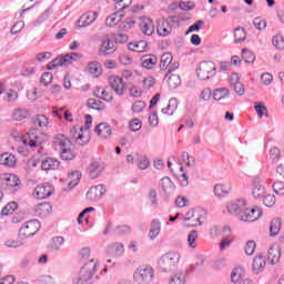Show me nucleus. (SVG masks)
<instances>
[{
	"label": "nucleus",
	"mask_w": 284,
	"mask_h": 284,
	"mask_svg": "<svg viewBox=\"0 0 284 284\" xmlns=\"http://www.w3.org/2000/svg\"><path fill=\"white\" fill-rule=\"evenodd\" d=\"M11 136L16 143H19L20 148H24V150H32L34 148H38V152L42 150L43 135H31L30 133L23 135L18 130H13Z\"/></svg>",
	"instance_id": "f257e3e1"
},
{
	"label": "nucleus",
	"mask_w": 284,
	"mask_h": 284,
	"mask_svg": "<svg viewBox=\"0 0 284 284\" xmlns=\"http://www.w3.org/2000/svg\"><path fill=\"white\" fill-rule=\"evenodd\" d=\"M99 267V261L90 260L80 270L78 276L73 278V284H92L94 281V274Z\"/></svg>",
	"instance_id": "f03ea898"
},
{
	"label": "nucleus",
	"mask_w": 284,
	"mask_h": 284,
	"mask_svg": "<svg viewBox=\"0 0 284 284\" xmlns=\"http://www.w3.org/2000/svg\"><path fill=\"white\" fill-rule=\"evenodd\" d=\"M179 261H181V253L176 251H169L161 255L158 261V265L162 272H172L173 270H176Z\"/></svg>",
	"instance_id": "7ed1b4c3"
},
{
	"label": "nucleus",
	"mask_w": 284,
	"mask_h": 284,
	"mask_svg": "<svg viewBox=\"0 0 284 284\" xmlns=\"http://www.w3.org/2000/svg\"><path fill=\"white\" fill-rule=\"evenodd\" d=\"M155 278L156 274L151 265L139 266L133 273V281L136 284H152Z\"/></svg>",
	"instance_id": "20e7f679"
},
{
	"label": "nucleus",
	"mask_w": 284,
	"mask_h": 284,
	"mask_svg": "<svg viewBox=\"0 0 284 284\" xmlns=\"http://www.w3.org/2000/svg\"><path fill=\"white\" fill-rule=\"evenodd\" d=\"M0 181L2 190L10 194H14L21 187V180L16 174L6 173L1 175Z\"/></svg>",
	"instance_id": "39448f33"
},
{
	"label": "nucleus",
	"mask_w": 284,
	"mask_h": 284,
	"mask_svg": "<svg viewBox=\"0 0 284 284\" xmlns=\"http://www.w3.org/2000/svg\"><path fill=\"white\" fill-rule=\"evenodd\" d=\"M79 58H81V54L74 52L60 55L48 65V70H54V68H68V65H72Z\"/></svg>",
	"instance_id": "423d86ee"
},
{
	"label": "nucleus",
	"mask_w": 284,
	"mask_h": 284,
	"mask_svg": "<svg viewBox=\"0 0 284 284\" xmlns=\"http://www.w3.org/2000/svg\"><path fill=\"white\" fill-rule=\"evenodd\" d=\"M196 74L201 81H207L209 79H212V77H215L216 64H214L212 61L201 62L199 69L196 70Z\"/></svg>",
	"instance_id": "0eeeda50"
},
{
	"label": "nucleus",
	"mask_w": 284,
	"mask_h": 284,
	"mask_svg": "<svg viewBox=\"0 0 284 284\" xmlns=\"http://www.w3.org/2000/svg\"><path fill=\"white\" fill-rule=\"evenodd\" d=\"M260 216H263V211L258 209V206L250 207L246 204L243 211L240 213L239 219L244 223H254V221H258Z\"/></svg>",
	"instance_id": "6e6552de"
},
{
	"label": "nucleus",
	"mask_w": 284,
	"mask_h": 284,
	"mask_svg": "<svg viewBox=\"0 0 284 284\" xmlns=\"http://www.w3.org/2000/svg\"><path fill=\"white\" fill-rule=\"evenodd\" d=\"M41 230V223L39 220H31L27 223L22 224V226L19 230V236L20 239H30V236H34L37 232Z\"/></svg>",
	"instance_id": "1a4fd4ad"
},
{
	"label": "nucleus",
	"mask_w": 284,
	"mask_h": 284,
	"mask_svg": "<svg viewBox=\"0 0 284 284\" xmlns=\"http://www.w3.org/2000/svg\"><path fill=\"white\" fill-rule=\"evenodd\" d=\"M85 133L88 132L83 129V126L79 125H75L70 130V136L78 145H87V143H89L90 138L85 135Z\"/></svg>",
	"instance_id": "9d476101"
},
{
	"label": "nucleus",
	"mask_w": 284,
	"mask_h": 284,
	"mask_svg": "<svg viewBox=\"0 0 284 284\" xmlns=\"http://www.w3.org/2000/svg\"><path fill=\"white\" fill-rule=\"evenodd\" d=\"M105 192H108V186H105L104 184L91 186L87 192V199L91 203H97V201H101V199H103Z\"/></svg>",
	"instance_id": "9b49d317"
},
{
	"label": "nucleus",
	"mask_w": 284,
	"mask_h": 284,
	"mask_svg": "<svg viewBox=\"0 0 284 284\" xmlns=\"http://www.w3.org/2000/svg\"><path fill=\"white\" fill-rule=\"evenodd\" d=\"M109 83L118 97H123V94H125L128 87L123 83V79L116 75H111L109 78Z\"/></svg>",
	"instance_id": "f8f14e48"
},
{
	"label": "nucleus",
	"mask_w": 284,
	"mask_h": 284,
	"mask_svg": "<svg viewBox=\"0 0 284 284\" xmlns=\"http://www.w3.org/2000/svg\"><path fill=\"white\" fill-rule=\"evenodd\" d=\"M114 52H116V43H114L113 40H110L108 36L102 38L100 45L101 57H109L110 54H114Z\"/></svg>",
	"instance_id": "ddd939ff"
},
{
	"label": "nucleus",
	"mask_w": 284,
	"mask_h": 284,
	"mask_svg": "<svg viewBox=\"0 0 284 284\" xmlns=\"http://www.w3.org/2000/svg\"><path fill=\"white\" fill-rule=\"evenodd\" d=\"M53 148L54 150H58L59 152H61L67 148H72V141H70L68 136L59 133L53 138Z\"/></svg>",
	"instance_id": "4468645a"
},
{
	"label": "nucleus",
	"mask_w": 284,
	"mask_h": 284,
	"mask_svg": "<svg viewBox=\"0 0 284 284\" xmlns=\"http://www.w3.org/2000/svg\"><path fill=\"white\" fill-rule=\"evenodd\" d=\"M201 214H203V210L201 209L190 210L186 213L184 221H192V227H196V225H203V222H201Z\"/></svg>",
	"instance_id": "2eb2a0df"
},
{
	"label": "nucleus",
	"mask_w": 284,
	"mask_h": 284,
	"mask_svg": "<svg viewBox=\"0 0 284 284\" xmlns=\"http://www.w3.org/2000/svg\"><path fill=\"white\" fill-rule=\"evenodd\" d=\"M245 205H247V202H245V200H237L230 202L226 205V210L229 214H237V216H241V213L245 209Z\"/></svg>",
	"instance_id": "dca6fc26"
},
{
	"label": "nucleus",
	"mask_w": 284,
	"mask_h": 284,
	"mask_svg": "<svg viewBox=\"0 0 284 284\" xmlns=\"http://www.w3.org/2000/svg\"><path fill=\"white\" fill-rule=\"evenodd\" d=\"M99 13L94 11H88L83 13L78 20V22L80 23V28H88V26H92V23L97 21Z\"/></svg>",
	"instance_id": "f3484780"
},
{
	"label": "nucleus",
	"mask_w": 284,
	"mask_h": 284,
	"mask_svg": "<svg viewBox=\"0 0 284 284\" xmlns=\"http://www.w3.org/2000/svg\"><path fill=\"white\" fill-rule=\"evenodd\" d=\"M230 85L239 97H243L245 94V88L243 87V83H241V77L239 73H233L231 75Z\"/></svg>",
	"instance_id": "a211bd4d"
},
{
	"label": "nucleus",
	"mask_w": 284,
	"mask_h": 284,
	"mask_svg": "<svg viewBox=\"0 0 284 284\" xmlns=\"http://www.w3.org/2000/svg\"><path fill=\"white\" fill-rule=\"evenodd\" d=\"M52 195V186L50 184H40L33 191L34 199H48Z\"/></svg>",
	"instance_id": "6ab92c4d"
},
{
	"label": "nucleus",
	"mask_w": 284,
	"mask_h": 284,
	"mask_svg": "<svg viewBox=\"0 0 284 284\" xmlns=\"http://www.w3.org/2000/svg\"><path fill=\"white\" fill-rule=\"evenodd\" d=\"M266 265H267V261L265 260V256L263 254L255 255L253 258V273L254 274L263 273Z\"/></svg>",
	"instance_id": "aec40b11"
},
{
	"label": "nucleus",
	"mask_w": 284,
	"mask_h": 284,
	"mask_svg": "<svg viewBox=\"0 0 284 284\" xmlns=\"http://www.w3.org/2000/svg\"><path fill=\"white\" fill-rule=\"evenodd\" d=\"M140 28H142L143 34H146V37H152L154 34V22L152 19L148 17L140 18Z\"/></svg>",
	"instance_id": "412c9836"
},
{
	"label": "nucleus",
	"mask_w": 284,
	"mask_h": 284,
	"mask_svg": "<svg viewBox=\"0 0 284 284\" xmlns=\"http://www.w3.org/2000/svg\"><path fill=\"white\" fill-rule=\"evenodd\" d=\"M94 132L100 136V139H110L112 136V128L105 122L98 124Z\"/></svg>",
	"instance_id": "4be33fe9"
},
{
	"label": "nucleus",
	"mask_w": 284,
	"mask_h": 284,
	"mask_svg": "<svg viewBox=\"0 0 284 284\" xmlns=\"http://www.w3.org/2000/svg\"><path fill=\"white\" fill-rule=\"evenodd\" d=\"M105 170V164L99 161H93L89 165V176L90 179H98V176H101V172Z\"/></svg>",
	"instance_id": "5701e85b"
},
{
	"label": "nucleus",
	"mask_w": 284,
	"mask_h": 284,
	"mask_svg": "<svg viewBox=\"0 0 284 284\" xmlns=\"http://www.w3.org/2000/svg\"><path fill=\"white\" fill-rule=\"evenodd\" d=\"M267 258L271 265H276L281 261V246L276 244L271 245L267 252Z\"/></svg>",
	"instance_id": "b1692460"
},
{
	"label": "nucleus",
	"mask_w": 284,
	"mask_h": 284,
	"mask_svg": "<svg viewBox=\"0 0 284 284\" xmlns=\"http://www.w3.org/2000/svg\"><path fill=\"white\" fill-rule=\"evenodd\" d=\"M52 213V204L48 202L40 203L34 206L36 216H41L42 219Z\"/></svg>",
	"instance_id": "393cba45"
},
{
	"label": "nucleus",
	"mask_w": 284,
	"mask_h": 284,
	"mask_svg": "<svg viewBox=\"0 0 284 284\" xmlns=\"http://www.w3.org/2000/svg\"><path fill=\"white\" fill-rule=\"evenodd\" d=\"M158 34L159 37H170L172 34V24L165 19H160L158 21Z\"/></svg>",
	"instance_id": "a878e982"
},
{
	"label": "nucleus",
	"mask_w": 284,
	"mask_h": 284,
	"mask_svg": "<svg viewBox=\"0 0 284 284\" xmlns=\"http://www.w3.org/2000/svg\"><path fill=\"white\" fill-rule=\"evenodd\" d=\"M109 256H121L125 252V246L123 243L116 242L111 244L106 250Z\"/></svg>",
	"instance_id": "bb28decb"
},
{
	"label": "nucleus",
	"mask_w": 284,
	"mask_h": 284,
	"mask_svg": "<svg viewBox=\"0 0 284 284\" xmlns=\"http://www.w3.org/2000/svg\"><path fill=\"white\" fill-rule=\"evenodd\" d=\"M159 234H161V221L155 219V220H152L151 222V227L149 231L150 241H155Z\"/></svg>",
	"instance_id": "cd10ccee"
},
{
	"label": "nucleus",
	"mask_w": 284,
	"mask_h": 284,
	"mask_svg": "<svg viewBox=\"0 0 284 284\" xmlns=\"http://www.w3.org/2000/svg\"><path fill=\"white\" fill-rule=\"evenodd\" d=\"M179 108V100L176 98H172L169 100V104L166 108H162L161 112L162 114H168V116H172L174 112H176Z\"/></svg>",
	"instance_id": "c85d7f7f"
},
{
	"label": "nucleus",
	"mask_w": 284,
	"mask_h": 284,
	"mask_svg": "<svg viewBox=\"0 0 284 284\" xmlns=\"http://www.w3.org/2000/svg\"><path fill=\"white\" fill-rule=\"evenodd\" d=\"M156 63H159V59L155 55H144L142 58V68L146 70H154Z\"/></svg>",
	"instance_id": "c756f323"
},
{
	"label": "nucleus",
	"mask_w": 284,
	"mask_h": 284,
	"mask_svg": "<svg viewBox=\"0 0 284 284\" xmlns=\"http://www.w3.org/2000/svg\"><path fill=\"white\" fill-rule=\"evenodd\" d=\"M79 181H81V172L73 171L67 178V185L72 190V187H77V185H79Z\"/></svg>",
	"instance_id": "7c9ffc66"
},
{
	"label": "nucleus",
	"mask_w": 284,
	"mask_h": 284,
	"mask_svg": "<svg viewBox=\"0 0 284 284\" xmlns=\"http://www.w3.org/2000/svg\"><path fill=\"white\" fill-rule=\"evenodd\" d=\"M160 186L166 194H172L174 192V182L169 176H164L160 181Z\"/></svg>",
	"instance_id": "2f4dec72"
},
{
	"label": "nucleus",
	"mask_w": 284,
	"mask_h": 284,
	"mask_svg": "<svg viewBox=\"0 0 284 284\" xmlns=\"http://www.w3.org/2000/svg\"><path fill=\"white\" fill-rule=\"evenodd\" d=\"M28 116H30L28 109L21 108L14 109L11 114L12 121H24V119H28Z\"/></svg>",
	"instance_id": "473e14b6"
},
{
	"label": "nucleus",
	"mask_w": 284,
	"mask_h": 284,
	"mask_svg": "<svg viewBox=\"0 0 284 284\" xmlns=\"http://www.w3.org/2000/svg\"><path fill=\"white\" fill-rule=\"evenodd\" d=\"M17 163V158L10 153L0 154V165H8L9 168L14 166Z\"/></svg>",
	"instance_id": "72a5a7b5"
},
{
	"label": "nucleus",
	"mask_w": 284,
	"mask_h": 284,
	"mask_svg": "<svg viewBox=\"0 0 284 284\" xmlns=\"http://www.w3.org/2000/svg\"><path fill=\"white\" fill-rule=\"evenodd\" d=\"M136 26V19L134 17H128L119 27L120 32H129Z\"/></svg>",
	"instance_id": "f704fd0d"
},
{
	"label": "nucleus",
	"mask_w": 284,
	"mask_h": 284,
	"mask_svg": "<svg viewBox=\"0 0 284 284\" xmlns=\"http://www.w3.org/2000/svg\"><path fill=\"white\" fill-rule=\"evenodd\" d=\"M41 168L42 170H45V171L57 170L59 168V160L54 158H48L42 161Z\"/></svg>",
	"instance_id": "c9c22d12"
},
{
	"label": "nucleus",
	"mask_w": 284,
	"mask_h": 284,
	"mask_svg": "<svg viewBox=\"0 0 284 284\" xmlns=\"http://www.w3.org/2000/svg\"><path fill=\"white\" fill-rule=\"evenodd\" d=\"M122 17H123V13L121 11H116V12L112 13L111 16H109L106 18L105 26H108L109 28L116 26V23H119V21H121Z\"/></svg>",
	"instance_id": "e433bc0d"
},
{
	"label": "nucleus",
	"mask_w": 284,
	"mask_h": 284,
	"mask_svg": "<svg viewBox=\"0 0 284 284\" xmlns=\"http://www.w3.org/2000/svg\"><path fill=\"white\" fill-rule=\"evenodd\" d=\"M129 50L132 52H145L148 50V42L145 41H139V42H130L129 43Z\"/></svg>",
	"instance_id": "4c0bfd02"
},
{
	"label": "nucleus",
	"mask_w": 284,
	"mask_h": 284,
	"mask_svg": "<svg viewBox=\"0 0 284 284\" xmlns=\"http://www.w3.org/2000/svg\"><path fill=\"white\" fill-rule=\"evenodd\" d=\"M172 53H163L160 59V70H168L172 63Z\"/></svg>",
	"instance_id": "58836bf2"
},
{
	"label": "nucleus",
	"mask_w": 284,
	"mask_h": 284,
	"mask_svg": "<svg viewBox=\"0 0 284 284\" xmlns=\"http://www.w3.org/2000/svg\"><path fill=\"white\" fill-rule=\"evenodd\" d=\"M214 194L219 197L227 196V194H230V186L225 184H216L214 186Z\"/></svg>",
	"instance_id": "ea45409f"
},
{
	"label": "nucleus",
	"mask_w": 284,
	"mask_h": 284,
	"mask_svg": "<svg viewBox=\"0 0 284 284\" xmlns=\"http://www.w3.org/2000/svg\"><path fill=\"white\" fill-rule=\"evenodd\" d=\"M229 94L230 90H227L226 88L215 89L213 91V99L214 101H222V99H225V97H229Z\"/></svg>",
	"instance_id": "a19ab883"
},
{
	"label": "nucleus",
	"mask_w": 284,
	"mask_h": 284,
	"mask_svg": "<svg viewBox=\"0 0 284 284\" xmlns=\"http://www.w3.org/2000/svg\"><path fill=\"white\" fill-rule=\"evenodd\" d=\"M89 74H93V77H99L101 74V63L93 61L88 64Z\"/></svg>",
	"instance_id": "79ce46f5"
},
{
	"label": "nucleus",
	"mask_w": 284,
	"mask_h": 284,
	"mask_svg": "<svg viewBox=\"0 0 284 284\" xmlns=\"http://www.w3.org/2000/svg\"><path fill=\"white\" fill-rule=\"evenodd\" d=\"M33 123L38 128H48V124L50 123V121L48 116L40 114L33 119Z\"/></svg>",
	"instance_id": "37998d69"
},
{
	"label": "nucleus",
	"mask_w": 284,
	"mask_h": 284,
	"mask_svg": "<svg viewBox=\"0 0 284 284\" xmlns=\"http://www.w3.org/2000/svg\"><path fill=\"white\" fill-rule=\"evenodd\" d=\"M168 85L171 90H176L181 85V77L179 74H171L168 79Z\"/></svg>",
	"instance_id": "c03bdc74"
},
{
	"label": "nucleus",
	"mask_w": 284,
	"mask_h": 284,
	"mask_svg": "<svg viewBox=\"0 0 284 284\" xmlns=\"http://www.w3.org/2000/svg\"><path fill=\"white\" fill-rule=\"evenodd\" d=\"M63 243H65V239H63V236L53 237L51 243V250H53V252H59V250L63 247Z\"/></svg>",
	"instance_id": "a18cd8bd"
},
{
	"label": "nucleus",
	"mask_w": 284,
	"mask_h": 284,
	"mask_svg": "<svg viewBox=\"0 0 284 284\" xmlns=\"http://www.w3.org/2000/svg\"><path fill=\"white\" fill-rule=\"evenodd\" d=\"M242 59L245 63H254V61H256V55L254 54V52L250 51L248 49H243Z\"/></svg>",
	"instance_id": "49530a36"
},
{
	"label": "nucleus",
	"mask_w": 284,
	"mask_h": 284,
	"mask_svg": "<svg viewBox=\"0 0 284 284\" xmlns=\"http://www.w3.org/2000/svg\"><path fill=\"white\" fill-rule=\"evenodd\" d=\"M235 43H243L247 39V33L243 28H236L234 31Z\"/></svg>",
	"instance_id": "de8ad7c7"
},
{
	"label": "nucleus",
	"mask_w": 284,
	"mask_h": 284,
	"mask_svg": "<svg viewBox=\"0 0 284 284\" xmlns=\"http://www.w3.org/2000/svg\"><path fill=\"white\" fill-rule=\"evenodd\" d=\"M154 85H156V79H154L152 75L144 78L142 81L143 90H152Z\"/></svg>",
	"instance_id": "09e8293b"
},
{
	"label": "nucleus",
	"mask_w": 284,
	"mask_h": 284,
	"mask_svg": "<svg viewBox=\"0 0 284 284\" xmlns=\"http://www.w3.org/2000/svg\"><path fill=\"white\" fill-rule=\"evenodd\" d=\"M278 232H281V220L275 219L271 222V226H270L271 236H276Z\"/></svg>",
	"instance_id": "8fccbe9b"
},
{
	"label": "nucleus",
	"mask_w": 284,
	"mask_h": 284,
	"mask_svg": "<svg viewBox=\"0 0 284 284\" xmlns=\"http://www.w3.org/2000/svg\"><path fill=\"white\" fill-rule=\"evenodd\" d=\"M60 156L63 161H72V159H74V151H72V146L62 149V151H60Z\"/></svg>",
	"instance_id": "3c124183"
},
{
	"label": "nucleus",
	"mask_w": 284,
	"mask_h": 284,
	"mask_svg": "<svg viewBox=\"0 0 284 284\" xmlns=\"http://www.w3.org/2000/svg\"><path fill=\"white\" fill-rule=\"evenodd\" d=\"M254 110L257 112V116L263 119V116H267V106L263 104V102L255 103Z\"/></svg>",
	"instance_id": "603ef678"
},
{
	"label": "nucleus",
	"mask_w": 284,
	"mask_h": 284,
	"mask_svg": "<svg viewBox=\"0 0 284 284\" xmlns=\"http://www.w3.org/2000/svg\"><path fill=\"white\" fill-rule=\"evenodd\" d=\"M245 276V270L243 267H236L231 274V281L239 282Z\"/></svg>",
	"instance_id": "864d4df0"
},
{
	"label": "nucleus",
	"mask_w": 284,
	"mask_h": 284,
	"mask_svg": "<svg viewBox=\"0 0 284 284\" xmlns=\"http://www.w3.org/2000/svg\"><path fill=\"white\" fill-rule=\"evenodd\" d=\"M170 284H185V274L178 272L170 278Z\"/></svg>",
	"instance_id": "5fc2aeb1"
},
{
	"label": "nucleus",
	"mask_w": 284,
	"mask_h": 284,
	"mask_svg": "<svg viewBox=\"0 0 284 284\" xmlns=\"http://www.w3.org/2000/svg\"><path fill=\"white\" fill-rule=\"evenodd\" d=\"M196 239H199V232L196 231H191L187 235V243H189V247H191L192 250L196 248Z\"/></svg>",
	"instance_id": "6e6d98bb"
},
{
	"label": "nucleus",
	"mask_w": 284,
	"mask_h": 284,
	"mask_svg": "<svg viewBox=\"0 0 284 284\" xmlns=\"http://www.w3.org/2000/svg\"><path fill=\"white\" fill-rule=\"evenodd\" d=\"M265 194V186L263 185H256L252 191L254 199H264Z\"/></svg>",
	"instance_id": "4d7b16f0"
},
{
	"label": "nucleus",
	"mask_w": 284,
	"mask_h": 284,
	"mask_svg": "<svg viewBox=\"0 0 284 284\" xmlns=\"http://www.w3.org/2000/svg\"><path fill=\"white\" fill-rule=\"evenodd\" d=\"M143 110H145L144 101L138 100L133 103L132 112H134V114H141V112H143Z\"/></svg>",
	"instance_id": "13d9d810"
},
{
	"label": "nucleus",
	"mask_w": 284,
	"mask_h": 284,
	"mask_svg": "<svg viewBox=\"0 0 284 284\" xmlns=\"http://www.w3.org/2000/svg\"><path fill=\"white\" fill-rule=\"evenodd\" d=\"M6 247H11L13 250H17V247H21L23 245V242L14 239H8L4 242Z\"/></svg>",
	"instance_id": "bf43d9fd"
},
{
	"label": "nucleus",
	"mask_w": 284,
	"mask_h": 284,
	"mask_svg": "<svg viewBox=\"0 0 284 284\" xmlns=\"http://www.w3.org/2000/svg\"><path fill=\"white\" fill-rule=\"evenodd\" d=\"M129 128L132 130V132H139V130L143 128V122H141L139 119H133L130 121Z\"/></svg>",
	"instance_id": "052dcab7"
},
{
	"label": "nucleus",
	"mask_w": 284,
	"mask_h": 284,
	"mask_svg": "<svg viewBox=\"0 0 284 284\" xmlns=\"http://www.w3.org/2000/svg\"><path fill=\"white\" fill-rule=\"evenodd\" d=\"M273 45L277 50H284V38H283V36L273 37Z\"/></svg>",
	"instance_id": "680f3d73"
},
{
	"label": "nucleus",
	"mask_w": 284,
	"mask_h": 284,
	"mask_svg": "<svg viewBox=\"0 0 284 284\" xmlns=\"http://www.w3.org/2000/svg\"><path fill=\"white\" fill-rule=\"evenodd\" d=\"M52 79H54V77L52 75V73L50 72H44L42 75H41V79H40V83L42 85H50L52 83Z\"/></svg>",
	"instance_id": "e2e57ef3"
},
{
	"label": "nucleus",
	"mask_w": 284,
	"mask_h": 284,
	"mask_svg": "<svg viewBox=\"0 0 284 284\" xmlns=\"http://www.w3.org/2000/svg\"><path fill=\"white\" fill-rule=\"evenodd\" d=\"M253 26L256 30H265V28H267V22L263 20V18H255L253 20Z\"/></svg>",
	"instance_id": "0e129e2a"
},
{
	"label": "nucleus",
	"mask_w": 284,
	"mask_h": 284,
	"mask_svg": "<svg viewBox=\"0 0 284 284\" xmlns=\"http://www.w3.org/2000/svg\"><path fill=\"white\" fill-rule=\"evenodd\" d=\"M262 199H263V203H264V205H266V207H272L274 205V203H276V197L274 196V194H266Z\"/></svg>",
	"instance_id": "69168bd1"
},
{
	"label": "nucleus",
	"mask_w": 284,
	"mask_h": 284,
	"mask_svg": "<svg viewBox=\"0 0 284 284\" xmlns=\"http://www.w3.org/2000/svg\"><path fill=\"white\" fill-rule=\"evenodd\" d=\"M18 204L16 202H11L9 204H7L3 209H2V214H4L6 216H8V214H12V212H14V210H17Z\"/></svg>",
	"instance_id": "338daca9"
},
{
	"label": "nucleus",
	"mask_w": 284,
	"mask_h": 284,
	"mask_svg": "<svg viewBox=\"0 0 284 284\" xmlns=\"http://www.w3.org/2000/svg\"><path fill=\"white\" fill-rule=\"evenodd\" d=\"M273 190L275 194H280L281 196L284 195V182H275L273 184Z\"/></svg>",
	"instance_id": "774afa93"
}]
</instances>
